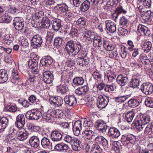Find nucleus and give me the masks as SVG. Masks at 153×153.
Masks as SVG:
<instances>
[{
    "mask_svg": "<svg viewBox=\"0 0 153 153\" xmlns=\"http://www.w3.org/2000/svg\"><path fill=\"white\" fill-rule=\"evenodd\" d=\"M145 103L147 107L153 108V99L148 98L145 100Z\"/></svg>",
    "mask_w": 153,
    "mask_h": 153,
    "instance_id": "nucleus-55",
    "label": "nucleus"
},
{
    "mask_svg": "<svg viewBox=\"0 0 153 153\" xmlns=\"http://www.w3.org/2000/svg\"><path fill=\"white\" fill-rule=\"evenodd\" d=\"M42 117L44 119L46 120H49L53 117H54V116L52 113L51 112L50 113L48 112L46 114H45L43 115Z\"/></svg>",
    "mask_w": 153,
    "mask_h": 153,
    "instance_id": "nucleus-58",
    "label": "nucleus"
},
{
    "mask_svg": "<svg viewBox=\"0 0 153 153\" xmlns=\"http://www.w3.org/2000/svg\"><path fill=\"white\" fill-rule=\"evenodd\" d=\"M13 25L15 28L18 30H22L24 26V22L23 19L19 17H16L13 20Z\"/></svg>",
    "mask_w": 153,
    "mask_h": 153,
    "instance_id": "nucleus-10",
    "label": "nucleus"
},
{
    "mask_svg": "<svg viewBox=\"0 0 153 153\" xmlns=\"http://www.w3.org/2000/svg\"><path fill=\"white\" fill-rule=\"evenodd\" d=\"M8 79V75L7 71L3 69L0 70V83H4Z\"/></svg>",
    "mask_w": 153,
    "mask_h": 153,
    "instance_id": "nucleus-27",
    "label": "nucleus"
},
{
    "mask_svg": "<svg viewBox=\"0 0 153 153\" xmlns=\"http://www.w3.org/2000/svg\"><path fill=\"white\" fill-rule=\"evenodd\" d=\"M6 111H8L10 112H14L17 110V107L15 104H11L9 103L5 107Z\"/></svg>",
    "mask_w": 153,
    "mask_h": 153,
    "instance_id": "nucleus-44",
    "label": "nucleus"
},
{
    "mask_svg": "<svg viewBox=\"0 0 153 153\" xmlns=\"http://www.w3.org/2000/svg\"><path fill=\"white\" fill-rule=\"evenodd\" d=\"M49 102L52 105L56 107L62 106L63 103L62 98L59 96L51 98Z\"/></svg>",
    "mask_w": 153,
    "mask_h": 153,
    "instance_id": "nucleus-16",
    "label": "nucleus"
},
{
    "mask_svg": "<svg viewBox=\"0 0 153 153\" xmlns=\"http://www.w3.org/2000/svg\"><path fill=\"white\" fill-rule=\"evenodd\" d=\"M40 27L42 28L48 29L51 25L50 21L47 17H45L42 18Z\"/></svg>",
    "mask_w": 153,
    "mask_h": 153,
    "instance_id": "nucleus-31",
    "label": "nucleus"
},
{
    "mask_svg": "<svg viewBox=\"0 0 153 153\" xmlns=\"http://www.w3.org/2000/svg\"><path fill=\"white\" fill-rule=\"evenodd\" d=\"M103 47L108 51H112L114 49V46L112 43L108 40H105L103 44Z\"/></svg>",
    "mask_w": 153,
    "mask_h": 153,
    "instance_id": "nucleus-28",
    "label": "nucleus"
},
{
    "mask_svg": "<svg viewBox=\"0 0 153 153\" xmlns=\"http://www.w3.org/2000/svg\"><path fill=\"white\" fill-rule=\"evenodd\" d=\"M3 16L4 23H8L10 22L12 20V17L9 16L7 13H5L3 14Z\"/></svg>",
    "mask_w": 153,
    "mask_h": 153,
    "instance_id": "nucleus-54",
    "label": "nucleus"
},
{
    "mask_svg": "<svg viewBox=\"0 0 153 153\" xmlns=\"http://www.w3.org/2000/svg\"><path fill=\"white\" fill-rule=\"evenodd\" d=\"M95 127L96 129L100 133H105L109 127L103 120H99L95 123Z\"/></svg>",
    "mask_w": 153,
    "mask_h": 153,
    "instance_id": "nucleus-5",
    "label": "nucleus"
},
{
    "mask_svg": "<svg viewBox=\"0 0 153 153\" xmlns=\"http://www.w3.org/2000/svg\"><path fill=\"white\" fill-rule=\"evenodd\" d=\"M54 10L56 13H66L68 10V7L65 3L57 4L56 6L54 7Z\"/></svg>",
    "mask_w": 153,
    "mask_h": 153,
    "instance_id": "nucleus-18",
    "label": "nucleus"
},
{
    "mask_svg": "<svg viewBox=\"0 0 153 153\" xmlns=\"http://www.w3.org/2000/svg\"><path fill=\"white\" fill-rule=\"evenodd\" d=\"M40 139L41 145L44 149H49L51 147V143L48 138V135L43 131L41 132Z\"/></svg>",
    "mask_w": 153,
    "mask_h": 153,
    "instance_id": "nucleus-3",
    "label": "nucleus"
},
{
    "mask_svg": "<svg viewBox=\"0 0 153 153\" xmlns=\"http://www.w3.org/2000/svg\"><path fill=\"white\" fill-rule=\"evenodd\" d=\"M62 152L66 153H72V151L67 144L62 143Z\"/></svg>",
    "mask_w": 153,
    "mask_h": 153,
    "instance_id": "nucleus-50",
    "label": "nucleus"
},
{
    "mask_svg": "<svg viewBox=\"0 0 153 153\" xmlns=\"http://www.w3.org/2000/svg\"><path fill=\"white\" fill-rule=\"evenodd\" d=\"M92 121L90 119L85 118L84 120V126L86 128L91 127L93 126Z\"/></svg>",
    "mask_w": 153,
    "mask_h": 153,
    "instance_id": "nucleus-53",
    "label": "nucleus"
},
{
    "mask_svg": "<svg viewBox=\"0 0 153 153\" xmlns=\"http://www.w3.org/2000/svg\"><path fill=\"white\" fill-rule=\"evenodd\" d=\"M128 81V77L123 75H119L117 78V83L121 86H123L126 84Z\"/></svg>",
    "mask_w": 153,
    "mask_h": 153,
    "instance_id": "nucleus-21",
    "label": "nucleus"
},
{
    "mask_svg": "<svg viewBox=\"0 0 153 153\" xmlns=\"http://www.w3.org/2000/svg\"><path fill=\"white\" fill-rule=\"evenodd\" d=\"M66 87L65 86L60 84L59 85L57 86L56 87V90L57 92L63 94L66 93Z\"/></svg>",
    "mask_w": 153,
    "mask_h": 153,
    "instance_id": "nucleus-48",
    "label": "nucleus"
},
{
    "mask_svg": "<svg viewBox=\"0 0 153 153\" xmlns=\"http://www.w3.org/2000/svg\"><path fill=\"white\" fill-rule=\"evenodd\" d=\"M65 103L69 106H73L76 105L77 100L76 98L72 95H67L64 99Z\"/></svg>",
    "mask_w": 153,
    "mask_h": 153,
    "instance_id": "nucleus-12",
    "label": "nucleus"
},
{
    "mask_svg": "<svg viewBox=\"0 0 153 153\" xmlns=\"http://www.w3.org/2000/svg\"><path fill=\"white\" fill-rule=\"evenodd\" d=\"M108 98L104 95L99 96L97 102V106L99 108H105L108 104Z\"/></svg>",
    "mask_w": 153,
    "mask_h": 153,
    "instance_id": "nucleus-4",
    "label": "nucleus"
},
{
    "mask_svg": "<svg viewBox=\"0 0 153 153\" xmlns=\"http://www.w3.org/2000/svg\"><path fill=\"white\" fill-rule=\"evenodd\" d=\"M7 140L9 144L13 145L16 143L15 137L12 134H8L6 136Z\"/></svg>",
    "mask_w": 153,
    "mask_h": 153,
    "instance_id": "nucleus-43",
    "label": "nucleus"
},
{
    "mask_svg": "<svg viewBox=\"0 0 153 153\" xmlns=\"http://www.w3.org/2000/svg\"><path fill=\"white\" fill-rule=\"evenodd\" d=\"M77 25H81L82 27L85 26L86 24V22L84 18H80L76 22Z\"/></svg>",
    "mask_w": 153,
    "mask_h": 153,
    "instance_id": "nucleus-57",
    "label": "nucleus"
},
{
    "mask_svg": "<svg viewBox=\"0 0 153 153\" xmlns=\"http://www.w3.org/2000/svg\"><path fill=\"white\" fill-rule=\"evenodd\" d=\"M129 98L128 95L119 96L115 97V100L117 102H123Z\"/></svg>",
    "mask_w": 153,
    "mask_h": 153,
    "instance_id": "nucleus-51",
    "label": "nucleus"
},
{
    "mask_svg": "<svg viewBox=\"0 0 153 153\" xmlns=\"http://www.w3.org/2000/svg\"><path fill=\"white\" fill-rule=\"evenodd\" d=\"M95 141L97 144L102 146H106L108 144V141L103 137L99 136L95 138Z\"/></svg>",
    "mask_w": 153,
    "mask_h": 153,
    "instance_id": "nucleus-30",
    "label": "nucleus"
},
{
    "mask_svg": "<svg viewBox=\"0 0 153 153\" xmlns=\"http://www.w3.org/2000/svg\"><path fill=\"white\" fill-rule=\"evenodd\" d=\"M52 22V28L55 31H58L61 27V22L59 20H53Z\"/></svg>",
    "mask_w": 153,
    "mask_h": 153,
    "instance_id": "nucleus-37",
    "label": "nucleus"
},
{
    "mask_svg": "<svg viewBox=\"0 0 153 153\" xmlns=\"http://www.w3.org/2000/svg\"><path fill=\"white\" fill-rule=\"evenodd\" d=\"M137 31L141 34H143L146 36H149L150 34V31L148 30V28L141 24H139L138 25Z\"/></svg>",
    "mask_w": 153,
    "mask_h": 153,
    "instance_id": "nucleus-24",
    "label": "nucleus"
},
{
    "mask_svg": "<svg viewBox=\"0 0 153 153\" xmlns=\"http://www.w3.org/2000/svg\"><path fill=\"white\" fill-rule=\"evenodd\" d=\"M40 136L41 132L37 135H33L30 137L29 143L32 147L37 148L39 146Z\"/></svg>",
    "mask_w": 153,
    "mask_h": 153,
    "instance_id": "nucleus-8",
    "label": "nucleus"
},
{
    "mask_svg": "<svg viewBox=\"0 0 153 153\" xmlns=\"http://www.w3.org/2000/svg\"><path fill=\"white\" fill-rule=\"evenodd\" d=\"M140 82L139 81L132 78L131 80L129 82V85L131 87L135 88L139 86Z\"/></svg>",
    "mask_w": 153,
    "mask_h": 153,
    "instance_id": "nucleus-47",
    "label": "nucleus"
},
{
    "mask_svg": "<svg viewBox=\"0 0 153 153\" xmlns=\"http://www.w3.org/2000/svg\"><path fill=\"white\" fill-rule=\"evenodd\" d=\"M89 90L88 87L86 85H85L78 88L75 90V93L77 95L82 96L86 94Z\"/></svg>",
    "mask_w": 153,
    "mask_h": 153,
    "instance_id": "nucleus-23",
    "label": "nucleus"
},
{
    "mask_svg": "<svg viewBox=\"0 0 153 153\" xmlns=\"http://www.w3.org/2000/svg\"><path fill=\"white\" fill-rule=\"evenodd\" d=\"M82 122L80 120L76 121L73 125L72 130L74 134L78 136L80 134L82 129Z\"/></svg>",
    "mask_w": 153,
    "mask_h": 153,
    "instance_id": "nucleus-14",
    "label": "nucleus"
},
{
    "mask_svg": "<svg viewBox=\"0 0 153 153\" xmlns=\"http://www.w3.org/2000/svg\"><path fill=\"white\" fill-rule=\"evenodd\" d=\"M69 34L72 36L74 35V36H77L78 35V31L75 28L72 27L70 31Z\"/></svg>",
    "mask_w": 153,
    "mask_h": 153,
    "instance_id": "nucleus-63",
    "label": "nucleus"
},
{
    "mask_svg": "<svg viewBox=\"0 0 153 153\" xmlns=\"http://www.w3.org/2000/svg\"><path fill=\"white\" fill-rule=\"evenodd\" d=\"M74 138L70 135H66L64 138V140L68 143L72 144Z\"/></svg>",
    "mask_w": 153,
    "mask_h": 153,
    "instance_id": "nucleus-61",
    "label": "nucleus"
},
{
    "mask_svg": "<svg viewBox=\"0 0 153 153\" xmlns=\"http://www.w3.org/2000/svg\"><path fill=\"white\" fill-rule=\"evenodd\" d=\"M91 151L94 153H100L102 149L100 146L97 144H93L92 146Z\"/></svg>",
    "mask_w": 153,
    "mask_h": 153,
    "instance_id": "nucleus-49",
    "label": "nucleus"
},
{
    "mask_svg": "<svg viewBox=\"0 0 153 153\" xmlns=\"http://www.w3.org/2000/svg\"><path fill=\"white\" fill-rule=\"evenodd\" d=\"M140 60L143 64L147 65L149 63V60L147 56L141 54L139 57Z\"/></svg>",
    "mask_w": 153,
    "mask_h": 153,
    "instance_id": "nucleus-46",
    "label": "nucleus"
},
{
    "mask_svg": "<svg viewBox=\"0 0 153 153\" xmlns=\"http://www.w3.org/2000/svg\"><path fill=\"white\" fill-rule=\"evenodd\" d=\"M63 42V39L62 38L59 37H57L54 39L53 45L56 48H58L62 44Z\"/></svg>",
    "mask_w": 153,
    "mask_h": 153,
    "instance_id": "nucleus-45",
    "label": "nucleus"
},
{
    "mask_svg": "<svg viewBox=\"0 0 153 153\" xmlns=\"http://www.w3.org/2000/svg\"><path fill=\"white\" fill-rule=\"evenodd\" d=\"M151 12L150 10L147 11L145 14H142L141 16L142 17L143 22L144 23H146L149 21L150 17Z\"/></svg>",
    "mask_w": 153,
    "mask_h": 153,
    "instance_id": "nucleus-42",
    "label": "nucleus"
},
{
    "mask_svg": "<svg viewBox=\"0 0 153 153\" xmlns=\"http://www.w3.org/2000/svg\"><path fill=\"white\" fill-rule=\"evenodd\" d=\"M53 75L50 71H46L43 73V80L46 83L50 84L52 83L53 80Z\"/></svg>",
    "mask_w": 153,
    "mask_h": 153,
    "instance_id": "nucleus-13",
    "label": "nucleus"
},
{
    "mask_svg": "<svg viewBox=\"0 0 153 153\" xmlns=\"http://www.w3.org/2000/svg\"><path fill=\"white\" fill-rule=\"evenodd\" d=\"M135 115V113L133 111L128 112L125 114L126 120L128 123H131L133 120Z\"/></svg>",
    "mask_w": 153,
    "mask_h": 153,
    "instance_id": "nucleus-33",
    "label": "nucleus"
},
{
    "mask_svg": "<svg viewBox=\"0 0 153 153\" xmlns=\"http://www.w3.org/2000/svg\"><path fill=\"white\" fill-rule=\"evenodd\" d=\"M152 48L151 42L149 41H148L144 43L142 48L144 53H148L150 51Z\"/></svg>",
    "mask_w": 153,
    "mask_h": 153,
    "instance_id": "nucleus-34",
    "label": "nucleus"
},
{
    "mask_svg": "<svg viewBox=\"0 0 153 153\" xmlns=\"http://www.w3.org/2000/svg\"><path fill=\"white\" fill-rule=\"evenodd\" d=\"M81 142L78 139L74 138L72 141V149L73 150L76 151H79L81 149L80 147Z\"/></svg>",
    "mask_w": 153,
    "mask_h": 153,
    "instance_id": "nucleus-26",
    "label": "nucleus"
},
{
    "mask_svg": "<svg viewBox=\"0 0 153 153\" xmlns=\"http://www.w3.org/2000/svg\"><path fill=\"white\" fill-rule=\"evenodd\" d=\"M29 133L25 130H19L16 132L17 138L20 141H24L28 137Z\"/></svg>",
    "mask_w": 153,
    "mask_h": 153,
    "instance_id": "nucleus-19",
    "label": "nucleus"
},
{
    "mask_svg": "<svg viewBox=\"0 0 153 153\" xmlns=\"http://www.w3.org/2000/svg\"><path fill=\"white\" fill-rule=\"evenodd\" d=\"M129 136L123 135L121 137L122 142L125 145L129 144L128 140H129Z\"/></svg>",
    "mask_w": 153,
    "mask_h": 153,
    "instance_id": "nucleus-60",
    "label": "nucleus"
},
{
    "mask_svg": "<svg viewBox=\"0 0 153 153\" xmlns=\"http://www.w3.org/2000/svg\"><path fill=\"white\" fill-rule=\"evenodd\" d=\"M43 40L41 37L38 35L34 36L31 41V45L34 48H37L40 47Z\"/></svg>",
    "mask_w": 153,
    "mask_h": 153,
    "instance_id": "nucleus-9",
    "label": "nucleus"
},
{
    "mask_svg": "<svg viewBox=\"0 0 153 153\" xmlns=\"http://www.w3.org/2000/svg\"><path fill=\"white\" fill-rule=\"evenodd\" d=\"M150 121V118L149 115L141 114L140 116V119L136 121L134 123V125L139 131H141L146 127L145 125Z\"/></svg>",
    "mask_w": 153,
    "mask_h": 153,
    "instance_id": "nucleus-2",
    "label": "nucleus"
},
{
    "mask_svg": "<svg viewBox=\"0 0 153 153\" xmlns=\"http://www.w3.org/2000/svg\"><path fill=\"white\" fill-rule=\"evenodd\" d=\"M108 134L110 138L116 139L120 136V133L117 128L114 127H110L109 129Z\"/></svg>",
    "mask_w": 153,
    "mask_h": 153,
    "instance_id": "nucleus-17",
    "label": "nucleus"
},
{
    "mask_svg": "<svg viewBox=\"0 0 153 153\" xmlns=\"http://www.w3.org/2000/svg\"><path fill=\"white\" fill-rule=\"evenodd\" d=\"M91 5L90 2L88 1H84L81 5V10L82 11H85L89 8Z\"/></svg>",
    "mask_w": 153,
    "mask_h": 153,
    "instance_id": "nucleus-40",
    "label": "nucleus"
},
{
    "mask_svg": "<svg viewBox=\"0 0 153 153\" xmlns=\"http://www.w3.org/2000/svg\"><path fill=\"white\" fill-rule=\"evenodd\" d=\"M104 41L105 40L104 39L100 36H97L93 41L94 46V47L98 46L100 47L102 46L103 43V41Z\"/></svg>",
    "mask_w": 153,
    "mask_h": 153,
    "instance_id": "nucleus-36",
    "label": "nucleus"
},
{
    "mask_svg": "<svg viewBox=\"0 0 153 153\" xmlns=\"http://www.w3.org/2000/svg\"><path fill=\"white\" fill-rule=\"evenodd\" d=\"M141 91L146 95L151 94L153 91V86L150 83H144L141 87Z\"/></svg>",
    "mask_w": 153,
    "mask_h": 153,
    "instance_id": "nucleus-6",
    "label": "nucleus"
},
{
    "mask_svg": "<svg viewBox=\"0 0 153 153\" xmlns=\"http://www.w3.org/2000/svg\"><path fill=\"white\" fill-rule=\"evenodd\" d=\"M84 82V79L82 77H76L73 80V86L74 87L81 85L83 84Z\"/></svg>",
    "mask_w": 153,
    "mask_h": 153,
    "instance_id": "nucleus-35",
    "label": "nucleus"
},
{
    "mask_svg": "<svg viewBox=\"0 0 153 153\" xmlns=\"http://www.w3.org/2000/svg\"><path fill=\"white\" fill-rule=\"evenodd\" d=\"M128 104L130 107L134 108L138 106L140 102L137 100L132 98L128 101Z\"/></svg>",
    "mask_w": 153,
    "mask_h": 153,
    "instance_id": "nucleus-41",
    "label": "nucleus"
},
{
    "mask_svg": "<svg viewBox=\"0 0 153 153\" xmlns=\"http://www.w3.org/2000/svg\"><path fill=\"white\" fill-rule=\"evenodd\" d=\"M26 115L29 119L37 120L42 116V114L39 111L33 110L27 112Z\"/></svg>",
    "mask_w": 153,
    "mask_h": 153,
    "instance_id": "nucleus-11",
    "label": "nucleus"
},
{
    "mask_svg": "<svg viewBox=\"0 0 153 153\" xmlns=\"http://www.w3.org/2000/svg\"><path fill=\"white\" fill-rule=\"evenodd\" d=\"M127 11L123 9L122 6L117 7L116 9L115 13L113 14V16L115 17V21L116 22V19H117V17L119 14L122 13H126Z\"/></svg>",
    "mask_w": 153,
    "mask_h": 153,
    "instance_id": "nucleus-38",
    "label": "nucleus"
},
{
    "mask_svg": "<svg viewBox=\"0 0 153 153\" xmlns=\"http://www.w3.org/2000/svg\"><path fill=\"white\" fill-rule=\"evenodd\" d=\"M17 152L16 148L11 147H8L5 153H15Z\"/></svg>",
    "mask_w": 153,
    "mask_h": 153,
    "instance_id": "nucleus-64",
    "label": "nucleus"
},
{
    "mask_svg": "<svg viewBox=\"0 0 153 153\" xmlns=\"http://www.w3.org/2000/svg\"><path fill=\"white\" fill-rule=\"evenodd\" d=\"M106 26L107 30L111 33H114L116 31V25L113 22L106 21Z\"/></svg>",
    "mask_w": 153,
    "mask_h": 153,
    "instance_id": "nucleus-25",
    "label": "nucleus"
},
{
    "mask_svg": "<svg viewBox=\"0 0 153 153\" xmlns=\"http://www.w3.org/2000/svg\"><path fill=\"white\" fill-rule=\"evenodd\" d=\"M94 78L97 80L100 79L102 75L99 73L98 71H96L94 72L92 74Z\"/></svg>",
    "mask_w": 153,
    "mask_h": 153,
    "instance_id": "nucleus-62",
    "label": "nucleus"
},
{
    "mask_svg": "<svg viewBox=\"0 0 153 153\" xmlns=\"http://www.w3.org/2000/svg\"><path fill=\"white\" fill-rule=\"evenodd\" d=\"M128 22V20L125 16H123L120 18L119 21L120 25L123 26H126Z\"/></svg>",
    "mask_w": 153,
    "mask_h": 153,
    "instance_id": "nucleus-56",
    "label": "nucleus"
},
{
    "mask_svg": "<svg viewBox=\"0 0 153 153\" xmlns=\"http://www.w3.org/2000/svg\"><path fill=\"white\" fill-rule=\"evenodd\" d=\"M8 124V119L6 117H3L0 119V130L3 131Z\"/></svg>",
    "mask_w": 153,
    "mask_h": 153,
    "instance_id": "nucleus-29",
    "label": "nucleus"
},
{
    "mask_svg": "<svg viewBox=\"0 0 153 153\" xmlns=\"http://www.w3.org/2000/svg\"><path fill=\"white\" fill-rule=\"evenodd\" d=\"M52 113L53 114L54 117L56 118L62 117L63 114L62 111L59 109H57L52 111Z\"/></svg>",
    "mask_w": 153,
    "mask_h": 153,
    "instance_id": "nucleus-52",
    "label": "nucleus"
},
{
    "mask_svg": "<svg viewBox=\"0 0 153 153\" xmlns=\"http://www.w3.org/2000/svg\"><path fill=\"white\" fill-rule=\"evenodd\" d=\"M77 63L79 65L82 66H85L89 63V59H85L83 58L79 57L76 59Z\"/></svg>",
    "mask_w": 153,
    "mask_h": 153,
    "instance_id": "nucleus-39",
    "label": "nucleus"
},
{
    "mask_svg": "<svg viewBox=\"0 0 153 153\" xmlns=\"http://www.w3.org/2000/svg\"><path fill=\"white\" fill-rule=\"evenodd\" d=\"M25 118L23 114H19L16 117L15 124L19 128H22L25 124Z\"/></svg>",
    "mask_w": 153,
    "mask_h": 153,
    "instance_id": "nucleus-15",
    "label": "nucleus"
},
{
    "mask_svg": "<svg viewBox=\"0 0 153 153\" xmlns=\"http://www.w3.org/2000/svg\"><path fill=\"white\" fill-rule=\"evenodd\" d=\"M94 132L90 130H85L82 133V136L85 137L87 139L90 140L92 138L94 137Z\"/></svg>",
    "mask_w": 153,
    "mask_h": 153,
    "instance_id": "nucleus-32",
    "label": "nucleus"
},
{
    "mask_svg": "<svg viewBox=\"0 0 153 153\" xmlns=\"http://www.w3.org/2000/svg\"><path fill=\"white\" fill-rule=\"evenodd\" d=\"M53 62L52 58L50 56H47L42 58L40 60V65L41 66H48Z\"/></svg>",
    "mask_w": 153,
    "mask_h": 153,
    "instance_id": "nucleus-22",
    "label": "nucleus"
},
{
    "mask_svg": "<svg viewBox=\"0 0 153 153\" xmlns=\"http://www.w3.org/2000/svg\"><path fill=\"white\" fill-rule=\"evenodd\" d=\"M62 137L61 134L58 131H53L51 133V139L54 142H57L61 140Z\"/></svg>",
    "mask_w": 153,
    "mask_h": 153,
    "instance_id": "nucleus-20",
    "label": "nucleus"
},
{
    "mask_svg": "<svg viewBox=\"0 0 153 153\" xmlns=\"http://www.w3.org/2000/svg\"><path fill=\"white\" fill-rule=\"evenodd\" d=\"M29 67L32 70V72L33 74H38L39 70L38 68V62L36 59H30L28 61Z\"/></svg>",
    "mask_w": 153,
    "mask_h": 153,
    "instance_id": "nucleus-7",
    "label": "nucleus"
},
{
    "mask_svg": "<svg viewBox=\"0 0 153 153\" xmlns=\"http://www.w3.org/2000/svg\"><path fill=\"white\" fill-rule=\"evenodd\" d=\"M152 128H153V127L150 125L147 126L145 129V133L153 136V131H152Z\"/></svg>",
    "mask_w": 153,
    "mask_h": 153,
    "instance_id": "nucleus-59",
    "label": "nucleus"
},
{
    "mask_svg": "<svg viewBox=\"0 0 153 153\" xmlns=\"http://www.w3.org/2000/svg\"><path fill=\"white\" fill-rule=\"evenodd\" d=\"M82 46L79 42L70 40L66 43L65 49L69 55L71 54L74 56L80 51Z\"/></svg>",
    "mask_w": 153,
    "mask_h": 153,
    "instance_id": "nucleus-1",
    "label": "nucleus"
}]
</instances>
